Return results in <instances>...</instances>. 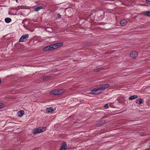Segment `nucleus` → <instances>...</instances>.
<instances>
[{
  "label": "nucleus",
  "mask_w": 150,
  "mask_h": 150,
  "mask_svg": "<svg viewBox=\"0 0 150 150\" xmlns=\"http://www.w3.org/2000/svg\"><path fill=\"white\" fill-rule=\"evenodd\" d=\"M102 69L101 67L97 68L94 69V71L96 72H98L100 71Z\"/></svg>",
  "instance_id": "16"
},
{
  "label": "nucleus",
  "mask_w": 150,
  "mask_h": 150,
  "mask_svg": "<svg viewBox=\"0 0 150 150\" xmlns=\"http://www.w3.org/2000/svg\"><path fill=\"white\" fill-rule=\"evenodd\" d=\"M64 92L63 89H56L50 92L49 93L51 95H58L62 94Z\"/></svg>",
  "instance_id": "3"
},
{
  "label": "nucleus",
  "mask_w": 150,
  "mask_h": 150,
  "mask_svg": "<svg viewBox=\"0 0 150 150\" xmlns=\"http://www.w3.org/2000/svg\"><path fill=\"white\" fill-rule=\"evenodd\" d=\"M109 85L108 84H105L101 85L97 88H95L89 93L92 94H98L101 93L105 89L109 87Z\"/></svg>",
  "instance_id": "1"
},
{
  "label": "nucleus",
  "mask_w": 150,
  "mask_h": 150,
  "mask_svg": "<svg viewBox=\"0 0 150 150\" xmlns=\"http://www.w3.org/2000/svg\"><path fill=\"white\" fill-rule=\"evenodd\" d=\"M51 48V45L50 46H47L44 47L43 49V50L45 51H47L48 50H52Z\"/></svg>",
  "instance_id": "8"
},
{
  "label": "nucleus",
  "mask_w": 150,
  "mask_h": 150,
  "mask_svg": "<svg viewBox=\"0 0 150 150\" xmlns=\"http://www.w3.org/2000/svg\"><path fill=\"white\" fill-rule=\"evenodd\" d=\"M1 79H0V83H1Z\"/></svg>",
  "instance_id": "26"
},
{
  "label": "nucleus",
  "mask_w": 150,
  "mask_h": 150,
  "mask_svg": "<svg viewBox=\"0 0 150 150\" xmlns=\"http://www.w3.org/2000/svg\"><path fill=\"white\" fill-rule=\"evenodd\" d=\"M43 7L41 6H38L36 7H34L33 8L34 10L35 11H39L40 9H43Z\"/></svg>",
  "instance_id": "10"
},
{
  "label": "nucleus",
  "mask_w": 150,
  "mask_h": 150,
  "mask_svg": "<svg viewBox=\"0 0 150 150\" xmlns=\"http://www.w3.org/2000/svg\"><path fill=\"white\" fill-rule=\"evenodd\" d=\"M142 103V99H140V100L139 101L138 104L139 105H141Z\"/></svg>",
  "instance_id": "18"
},
{
  "label": "nucleus",
  "mask_w": 150,
  "mask_h": 150,
  "mask_svg": "<svg viewBox=\"0 0 150 150\" xmlns=\"http://www.w3.org/2000/svg\"><path fill=\"white\" fill-rule=\"evenodd\" d=\"M46 129L47 128L45 127H40L35 128L33 129V133L34 134L36 135L38 133L45 132Z\"/></svg>",
  "instance_id": "2"
},
{
  "label": "nucleus",
  "mask_w": 150,
  "mask_h": 150,
  "mask_svg": "<svg viewBox=\"0 0 150 150\" xmlns=\"http://www.w3.org/2000/svg\"><path fill=\"white\" fill-rule=\"evenodd\" d=\"M104 108L105 109H107L108 108V104H105L104 106Z\"/></svg>",
  "instance_id": "19"
},
{
  "label": "nucleus",
  "mask_w": 150,
  "mask_h": 150,
  "mask_svg": "<svg viewBox=\"0 0 150 150\" xmlns=\"http://www.w3.org/2000/svg\"><path fill=\"white\" fill-rule=\"evenodd\" d=\"M51 78V77L50 76H46L45 77H44L43 78V80H48Z\"/></svg>",
  "instance_id": "17"
},
{
  "label": "nucleus",
  "mask_w": 150,
  "mask_h": 150,
  "mask_svg": "<svg viewBox=\"0 0 150 150\" xmlns=\"http://www.w3.org/2000/svg\"><path fill=\"white\" fill-rule=\"evenodd\" d=\"M127 23V21L126 20H122V26H125Z\"/></svg>",
  "instance_id": "15"
},
{
  "label": "nucleus",
  "mask_w": 150,
  "mask_h": 150,
  "mask_svg": "<svg viewBox=\"0 0 150 150\" xmlns=\"http://www.w3.org/2000/svg\"><path fill=\"white\" fill-rule=\"evenodd\" d=\"M11 20V18H6L5 19V21L7 23H9Z\"/></svg>",
  "instance_id": "13"
},
{
  "label": "nucleus",
  "mask_w": 150,
  "mask_h": 150,
  "mask_svg": "<svg viewBox=\"0 0 150 150\" xmlns=\"http://www.w3.org/2000/svg\"><path fill=\"white\" fill-rule=\"evenodd\" d=\"M67 147V144L66 143L64 142L62 144L61 146V148L59 150H66V148Z\"/></svg>",
  "instance_id": "7"
},
{
  "label": "nucleus",
  "mask_w": 150,
  "mask_h": 150,
  "mask_svg": "<svg viewBox=\"0 0 150 150\" xmlns=\"http://www.w3.org/2000/svg\"><path fill=\"white\" fill-rule=\"evenodd\" d=\"M146 3L150 2V0H145Z\"/></svg>",
  "instance_id": "24"
},
{
  "label": "nucleus",
  "mask_w": 150,
  "mask_h": 150,
  "mask_svg": "<svg viewBox=\"0 0 150 150\" xmlns=\"http://www.w3.org/2000/svg\"><path fill=\"white\" fill-rule=\"evenodd\" d=\"M16 1L17 2H18V0H16Z\"/></svg>",
  "instance_id": "27"
},
{
  "label": "nucleus",
  "mask_w": 150,
  "mask_h": 150,
  "mask_svg": "<svg viewBox=\"0 0 150 150\" xmlns=\"http://www.w3.org/2000/svg\"><path fill=\"white\" fill-rule=\"evenodd\" d=\"M57 16L58 18H60L61 15L59 14H57Z\"/></svg>",
  "instance_id": "21"
},
{
  "label": "nucleus",
  "mask_w": 150,
  "mask_h": 150,
  "mask_svg": "<svg viewBox=\"0 0 150 150\" xmlns=\"http://www.w3.org/2000/svg\"><path fill=\"white\" fill-rule=\"evenodd\" d=\"M3 105L2 103H0V109L3 107Z\"/></svg>",
  "instance_id": "20"
},
{
  "label": "nucleus",
  "mask_w": 150,
  "mask_h": 150,
  "mask_svg": "<svg viewBox=\"0 0 150 150\" xmlns=\"http://www.w3.org/2000/svg\"><path fill=\"white\" fill-rule=\"evenodd\" d=\"M122 23V21H120V24H121Z\"/></svg>",
  "instance_id": "28"
},
{
  "label": "nucleus",
  "mask_w": 150,
  "mask_h": 150,
  "mask_svg": "<svg viewBox=\"0 0 150 150\" xmlns=\"http://www.w3.org/2000/svg\"><path fill=\"white\" fill-rule=\"evenodd\" d=\"M24 114V112L23 110H21L18 112V117H22Z\"/></svg>",
  "instance_id": "9"
},
{
  "label": "nucleus",
  "mask_w": 150,
  "mask_h": 150,
  "mask_svg": "<svg viewBox=\"0 0 150 150\" xmlns=\"http://www.w3.org/2000/svg\"><path fill=\"white\" fill-rule=\"evenodd\" d=\"M148 146L150 148V142L148 143Z\"/></svg>",
  "instance_id": "25"
},
{
  "label": "nucleus",
  "mask_w": 150,
  "mask_h": 150,
  "mask_svg": "<svg viewBox=\"0 0 150 150\" xmlns=\"http://www.w3.org/2000/svg\"><path fill=\"white\" fill-rule=\"evenodd\" d=\"M143 14L144 15L146 16H150V11H146L143 12Z\"/></svg>",
  "instance_id": "11"
},
{
  "label": "nucleus",
  "mask_w": 150,
  "mask_h": 150,
  "mask_svg": "<svg viewBox=\"0 0 150 150\" xmlns=\"http://www.w3.org/2000/svg\"><path fill=\"white\" fill-rule=\"evenodd\" d=\"M138 96L137 95H134L130 96L129 98L130 100H133L137 98Z\"/></svg>",
  "instance_id": "12"
},
{
  "label": "nucleus",
  "mask_w": 150,
  "mask_h": 150,
  "mask_svg": "<svg viewBox=\"0 0 150 150\" xmlns=\"http://www.w3.org/2000/svg\"><path fill=\"white\" fill-rule=\"evenodd\" d=\"M39 21H38V22H41V18H39Z\"/></svg>",
  "instance_id": "23"
},
{
  "label": "nucleus",
  "mask_w": 150,
  "mask_h": 150,
  "mask_svg": "<svg viewBox=\"0 0 150 150\" xmlns=\"http://www.w3.org/2000/svg\"><path fill=\"white\" fill-rule=\"evenodd\" d=\"M63 45L62 42L58 43H55L52 45H51V48L52 50L54 49H57L60 47H61Z\"/></svg>",
  "instance_id": "4"
},
{
  "label": "nucleus",
  "mask_w": 150,
  "mask_h": 150,
  "mask_svg": "<svg viewBox=\"0 0 150 150\" xmlns=\"http://www.w3.org/2000/svg\"><path fill=\"white\" fill-rule=\"evenodd\" d=\"M46 109V111L48 112H51L53 110V108L52 107L47 108Z\"/></svg>",
  "instance_id": "14"
},
{
  "label": "nucleus",
  "mask_w": 150,
  "mask_h": 150,
  "mask_svg": "<svg viewBox=\"0 0 150 150\" xmlns=\"http://www.w3.org/2000/svg\"><path fill=\"white\" fill-rule=\"evenodd\" d=\"M29 37L28 34H24L22 36L20 39L19 42H23L25 41Z\"/></svg>",
  "instance_id": "5"
},
{
  "label": "nucleus",
  "mask_w": 150,
  "mask_h": 150,
  "mask_svg": "<svg viewBox=\"0 0 150 150\" xmlns=\"http://www.w3.org/2000/svg\"><path fill=\"white\" fill-rule=\"evenodd\" d=\"M130 56L132 57L135 58L137 56L138 53L136 51H133L131 53Z\"/></svg>",
  "instance_id": "6"
},
{
  "label": "nucleus",
  "mask_w": 150,
  "mask_h": 150,
  "mask_svg": "<svg viewBox=\"0 0 150 150\" xmlns=\"http://www.w3.org/2000/svg\"><path fill=\"white\" fill-rule=\"evenodd\" d=\"M140 135L141 136H144L145 135V134L144 133H141L140 134Z\"/></svg>",
  "instance_id": "22"
}]
</instances>
